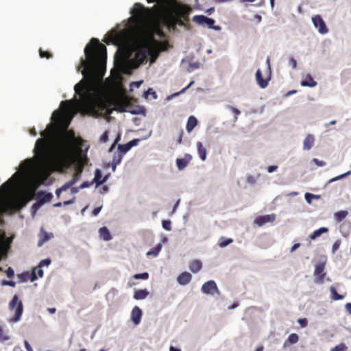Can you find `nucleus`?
<instances>
[{"label": "nucleus", "instance_id": "f257e3e1", "mask_svg": "<svg viewBox=\"0 0 351 351\" xmlns=\"http://www.w3.org/2000/svg\"><path fill=\"white\" fill-rule=\"evenodd\" d=\"M85 60H82L78 70H81L83 79L74 86L75 94L80 95L81 112L95 117H107L112 112L108 99L91 87L100 82L105 73L107 52L106 47L99 40L93 38L84 49Z\"/></svg>", "mask_w": 351, "mask_h": 351}, {"label": "nucleus", "instance_id": "f03ea898", "mask_svg": "<svg viewBox=\"0 0 351 351\" xmlns=\"http://www.w3.org/2000/svg\"><path fill=\"white\" fill-rule=\"evenodd\" d=\"M156 12L155 23L158 26L162 23L169 28L175 29L177 25L182 26L189 21L191 8L176 0H158Z\"/></svg>", "mask_w": 351, "mask_h": 351}, {"label": "nucleus", "instance_id": "7ed1b4c3", "mask_svg": "<svg viewBox=\"0 0 351 351\" xmlns=\"http://www.w3.org/2000/svg\"><path fill=\"white\" fill-rule=\"evenodd\" d=\"M158 43L155 40L153 33H147L141 38L134 58L128 61L121 62L122 72L125 74L130 73L132 69L138 68L146 61L148 54L151 56V62H154L158 55Z\"/></svg>", "mask_w": 351, "mask_h": 351}, {"label": "nucleus", "instance_id": "20e7f679", "mask_svg": "<svg viewBox=\"0 0 351 351\" xmlns=\"http://www.w3.org/2000/svg\"><path fill=\"white\" fill-rule=\"evenodd\" d=\"M53 132V128L51 125L41 132L43 138H38L35 144L34 152L35 154L42 160L49 158V143Z\"/></svg>", "mask_w": 351, "mask_h": 351}, {"label": "nucleus", "instance_id": "39448f33", "mask_svg": "<svg viewBox=\"0 0 351 351\" xmlns=\"http://www.w3.org/2000/svg\"><path fill=\"white\" fill-rule=\"evenodd\" d=\"M74 162V157L68 149H62L54 159L56 166L60 170L69 168Z\"/></svg>", "mask_w": 351, "mask_h": 351}, {"label": "nucleus", "instance_id": "423d86ee", "mask_svg": "<svg viewBox=\"0 0 351 351\" xmlns=\"http://www.w3.org/2000/svg\"><path fill=\"white\" fill-rule=\"evenodd\" d=\"M16 308L14 315L12 318L13 322H17L21 319L23 312V305L19 299L17 295H14L9 303V309L13 311Z\"/></svg>", "mask_w": 351, "mask_h": 351}, {"label": "nucleus", "instance_id": "0eeeda50", "mask_svg": "<svg viewBox=\"0 0 351 351\" xmlns=\"http://www.w3.org/2000/svg\"><path fill=\"white\" fill-rule=\"evenodd\" d=\"M130 12L138 19L143 20L150 15L151 10L145 8L141 3H136Z\"/></svg>", "mask_w": 351, "mask_h": 351}, {"label": "nucleus", "instance_id": "6e6552de", "mask_svg": "<svg viewBox=\"0 0 351 351\" xmlns=\"http://www.w3.org/2000/svg\"><path fill=\"white\" fill-rule=\"evenodd\" d=\"M325 269V263L319 262L315 266L314 276L315 277V282L317 284H322L324 282V278L326 275V273L324 271Z\"/></svg>", "mask_w": 351, "mask_h": 351}, {"label": "nucleus", "instance_id": "1a4fd4ad", "mask_svg": "<svg viewBox=\"0 0 351 351\" xmlns=\"http://www.w3.org/2000/svg\"><path fill=\"white\" fill-rule=\"evenodd\" d=\"M312 22H313L314 26L316 28H317L318 32L320 34H324L328 33V29L324 21L323 20V19L322 18V16L320 15L317 14V15L313 16Z\"/></svg>", "mask_w": 351, "mask_h": 351}, {"label": "nucleus", "instance_id": "9d476101", "mask_svg": "<svg viewBox=\"0 0 351 351\" xmlns=\"http://www.w3.org/2000/svg\"><path fill=\"white\" fill-rule=\"evenodd\" d=\"M193 21L199 25H206L209 28L215 29L214 24L215 23V20L204 15H196L193 16Z\"/></svg>", "mask_w": 351, "mask_h": 351}, {"label": "nucleus", "instance_id": "9b49d317", "mask_svg": "<svg viewBox=\"0 0 351 351\" xmlns=\"http://www.w3.org/2000/svg\"><path fill=\"white\" fill-rule=\"evenodd\" d=\"M202 291L204 293L210 295H214L215 292L219 293L217 286L213 280H209L205 282L202 287Z\"/></svg>", "mask_w": 351, "mask_h": 351}, {"label": "nucleus", "instance_id": "f8f14e48", "mask_svg": "<svg viewBox=\"0 0 351 351\" xmlns=\"http://www.w3.org/2000/svg\"><path fill=\"white\" fill-rule=\"evenodd\" d=\"M29 199L30 197L28 194L21 195L14 201V206L16 209H21L27 204Z\"/></svg>", "mask_w": 351, "mask_h": 351}, {"label": "nucleus", "instance_id": "ddd939ff", "mask_svg": "<svg viewBox=\"0 0 351 351\" xmlns=\"http://www.w3.org/2000/svg\"><path fill=\"white\" fill-rule=\"evenodd\" d=\"M276 219V215L271 214V215H266L263 216H259L255 219V223L258 226H262L266 223L268 222H274Z\"/></svg>", "mask_w": 351, "mask_h": 351}, {"label": "nucleus", "instance_id": "4468645a", "mask_svg": "<svg viewBox=\"0 0 351 351\" xmlns=\"http://www.w3.org/2000/svg\"><path fill=\"white\" fill-rule=\"evenodd\" d=\"M142 311L138 306L133 308L131 312V320L135 325L140 324L142 317Z\"/></svg>", "mask_w": 351, "mask_h": 351}, {"label": "nucleus", "instance_id": "2eb2a0df", "mask_svg": "<svg viewBox=\"0 0 351 351\" xmlns=\"http://www.w3.org/2000/svg\"><path fill=\"white\" fill-rule=\"evenodd\" d=\"M192 160V156L189 154H186L182 158H177L176 159V165L178 167V169L179 170L184 169L188 164L190 162V161Z\"/></svg>", "mask_w": 351, "mask_h": 351}, {"label": "nucleus", "instance_id": "dca6fc26", "mask_svg": "<svg viewBox=\"0 0 351 351\" xmlns=\"http://www.w3.org/2000/svg\"><path fill=\"white\" fill-rule=\"evenodd\" d=\"M191 274L187 271H184L178 276L177 282L180 285H186L191 282Z\"/></svg>", "mask_w": 351, "mask_h": 351}, {"label": "nucleus", "instance_id": "f3484780", "mask_svg": "<svg viewBox=\"0 0 351 351\" xmlns=\"http://www.w3.org/2000/svg\"><path fill=\"white\" fill-rule=\"evenodd\" d=\"M60 107L63 108L66 114L74 113V105L72 100L62 101L60 104Z\"/></svg>", "mask_w": 351, "mask_h": 351}, {"label": "nucleus", "instance_id": "a211bd4d", "mask_svg": "<svg viewBox=\"0 0 351 351\" xmlns=\"http://www.w3.org/2000/svg\"><path fill=\"white\" fill-rule=\"evenodd\" d=\"M299 341V336L296 333H291L289 335L288 338L283 343V348L285 349L287 347H289L290 346L293 344H295Z\"/></svg>", "mask_w": 351, "mask_h": 351}, {"label": "nucleus", "instance_id": "6ab92c4d", "mask_svg": "<svg viewBox=\"0 0 351 351\" xmlns=\"http://www.w3.org/2000/svg\"><path fill=\"white\" fill-rule=\"evenodd\" d=\"M256 80L258 86L261 88H265L267 86L269 79H263L261 71L258 69L256 72Z\"/></svg>", "mask_w": 351, "mask_h": 351}, {"label": "nucleus", "instance_id": "aec40b11", "mask_svg": "<svg viewBox=\"0 0 351 351\" xmlns=\"http://www.w3.org/2000/svg\"><path fill=\"white\" fill-rule=\"evenodd\" d=\"M315 143V137L313 134H308L303 142V149L309 150L311 149Z\"/></svg>", "mask_w": 351, "mask_h": 351}, {"label": "nucleus", "instance_id": "412c9836", "mask_svg": "<svg viewBox=\"0 0 351 351\" xmlns=\"http://www.w3.org/2000/svg\"><path fill=\"white\" fill-rule=\"evenodd\" d=\"M37 198L39 199L40 204H44L50 202L53 198V195L51 193H45L43 191L38 192Z\"/></svg>", "mask_w": 351, "mask_h": 351}, {"label": "nucleus", "instance_id": "4be33fe9", "mask_svg": "<svg viewBox=\"0 0 351 351\" xmlns=\"http://www.w3.org/2000/svg\"><path fill=\"white\" fill-rule=\"evenodd\" d=\"M128 101L126 99H121L115 102V106L119 112H127Z\"/></svg>", "mask_w": 351, "mask_h": 351}, {"label": "nucleus", "instance_id": "5701e85b", "mask_svg": "<svg viewBox=\"0 0 351 351\" xmlns=\"http://www.w3.org/2000/svg\"><path fill=\"white\" fill-rule=\"evenodd\" d=\"M189 269L193 273L199 271L202 268V263L199 260L192 261L189 264Z\"/></svg>", "mask_w": 351, "mask_h": 351}, {"label": "nucleus", "instance_id": "b1692460", "mask_svg": "<svg viewBox=\"0 0 351 351\" xmlns=\"http://www.w3.org/2000/svg\"><path fill=\"white\" fill-rule=\"evenodd\" d=\"M99 233L100 237L106 241H108L112 239L110 232L106 226L101 228L99 230Z\"/></svg>", "mask_w": 351, "mask_h": 351}, {"label": "nucleus", "instance_id": "393cba45", "mask_svg": "<svg viewBox=\"0 0 351 351\" xmlns=\"http://www.w3.org/2000/svg\"><path fill=\"white\" fill-rule=\"evenodd\" d=\"M149 294L147 289L136 290L134 293V298L136 300H143L146 298Z\"/></svg>", "mask_w": 351, "mask_h": 351}, {"label": "nucleus", "instance_id": "a878e982", "mask_svg": "<svg viewBox=\"0 0 351 351\" xmlns=\"http://www.w3.org/2000/svg\"><path fill=\"white\" fill-rule=\"evenodd\" d=\"M197 124V119L194 116L189 117L186 123V130L191 132Z\"/></svg>", "mask_w": 351, "mask_h": 351}, {"label": "nucleus", "instance_id": "bb28decb", "mask_svg": "<svg viewBox=\"0 0 351 351\" xmlns=\"http://www.w3.org/2000/svg\"><path fill=\"white\" fill-rule=\"evenodd\" d=\"M197 152L199 158L202 159V160L204 161L206 158V149L204 147L202 143L197 142Z\"/></svg>", "mask_w": 351, "mask_h": 351}, {"label": "nucleus", "instance_id": "cd10ccee", "mask_svg": "<svg viewBox=\"0 0 351 351\" xmlns=\"http://www.w3.org/2000/svg\"><path fill=\"white\" fill-rule=\"evenodd\" d=\"M328 232V229L325 227H322L316 230H315L310 236L309 238L311 240H315L317 237H320L322 234L326 233Z\"/></svg>", "mask_w": 351, "mask_h": 351}, {"label": "nucleus", "instance_id": "c85d7f7f", "mask_svg": "<svg viewBox=\"0 0 351 351\" xmlns=\"http://www.w3.org/2000/svg\"><path fill=\"white\" fill-rule=\"evenodd\" d=\"M302 86L315 87L317 82L313 80L311 75H308L304 80L301 82Z\"/></svg>", "mask_w": 351, "mask_h": 351}, {"label": "nucleus", "instance_id": "c756f323", "mask_svg": "<svg viewBox=\"0 0 351 351\" xmlns=\"http://www.w3.org/2000/svg\"><path fill=\"white\" fill-rule=\"evenodd\" d=\"M122 156L123 154H121L120 152H114L112 161V167L113 170H114L116 167L121 162Z\"/></svg>", "mask_w": 351, "mask_h": 351}, {"label": "nucleus", "instance_id": "7c9ffc66", "mask_svg": "<svg viewBox=\"0 0 351 351\" xmlns=\"http://www.w3.org/2000/svg\"><path fill=\"white\" fill-rule=\"evenodd\" d=\"M78 180L77 176H75L70 181L66 182L63 186H62L60 189L62 191H65L73 186Z\"/></svg>", "mask_w": 351, "mask_h": 351}, {"label": "nucleus", "instance_id": "2f4dec72", "mask_svg": "<svg viewBox=\"0 0 351 351\" xmlns=\"http://www.w3.org/2000/svg\"><path fill=\"white\" fill-rule=\"evenodd\" d=\"M93 180L97 186L102 184L105 182V179H102V173L99 169L95 171Z\"/></svg>", "mask_w": 351, "mask_h": 351}, {"label": "nucleus", "instance_id": "473e14b6", "mask_svg": "<svg viewBox=\"0 0 351 351\" xmlns=\"http://www.w3.org/2000/svg\"><path fill=\"white\" fill-rule=\"evenodd\" d=\"M62 118V112L60 110H56L51 116V120L57 123H60Z\"/></svg>", "mask_w": 351, "mask_h": 351}, {"label": "nucleus", "instance_id": "72a5a7b5", "mask_svg": "<svg viewBox=\"0 0 351 351\" xmlns=\"http://www.w3.org/2000/svg\"><path fill=\"white\" fill-rule=\"evenodd\" d=\"M36 271H37L38 276L39 277L41 278V277L43 276V271L42 269H40V268H39V269H34L32 271V273L31 274L30 280H31L32 282L36 280L38 278V276H36Z\"/></svg>", "mask_w": 351, "mask_h": 351}, {"label": "nucleus", "instance_id": "f704fd0d", "mask_svg": "<svg viewBox=\"0 0 351 351\" xmlns=\"http://www.w3.org/2000/svg\"><path fill=\"white\" fill-rule=\"evenodd\" d=\"M161 248H162V244L158 243L153 250L147 252V256H149L153 255L154 256H156L159 254L160 251L161 250Z\"/></svg>", "mask_w": 351, "mask_h": 351}, {"label": "nucleus", "instance_id": "c9c22d12", "mask_svg": "<svg viewBox=\"0 0 351 351\" xmlns=\"http://www.w3.org/2000/svg\"><path fill=\"white\" fill-rule=\"evenodd\" d=\"M348 213L346 210H340L335 214V219L337 221H342L344 218L346 217Z\"/></svg>", "mask_w": 351, "mask_h": 351}, {"label": "nucleus", "instance_id": "e433bc0d", "mask_svg": "<svg viewBox=\"0 0 351 351\" xmlns=\"http://www.w3.org/2000/svg\"><path fill=\"white\" fill-rule=\"evenodd\" d=\"M330 292L332 295V299L334 300H339L343 299V296L337 293L336 289L333 287H330Z\"/></svg>", "mask_w": 351, "mask_h": 351}, {"label": "nucleus", "instance_id": "4c0bfd02", "mask_svg": "<svg viewBox=\"0 0 351 351\" xmlns=\"http://www.w3.org/2000/svg\"><path fill=\"white\" fill-rule=\"evenodd\" d=\"M130 149L128 143L118 145V152L123 155L127 153Z\"/></svg>", "mask_w": 351, "mask_h": 351}, {"label": "nucleus", "instance_id": "58836bf2", "mask_svg": "<svg viewBox=\"0 0 351 351\" xmlns=\"http://www.w3.org/2000/svg\"><path fill=\"white\" fill-rule=\"evenodd\" d=\"M233 240L232 239H227L225 237H221L219 242V246L221 247H226L229 244L232 243Z\"/></svg>", "mask_w": 351, "mask_h": 351}, {"label": "nucleus", "instance_id": "ea45409f", "mask_svg": "<svg viewBox=\"0 0 351 351\" xmlns=\"http://www.w3.org/2000/svg\"><path fill=\"white\" fill-rule=\"evenodd\" d=\"M304 198L308 204H311L313 199H318L319 198V196L309 193H306L304 195Z\"/></svg>", "mask_w": 351, "mask_h": 351}, {"label": "nucleus", "instance_id": "a19ab883", "mask_svg": "<svg viewBox=\"0 0 351 351\" xmlns=\"http://www.w3.org/2000/svg\"><path fill=\"white\" fill-rule=\"evenodd\" d=\"M11 189V183L10 182V180L5 182L0 186V190L3 191L4 193H8L10 191Z\"/></svg>", "mask_w": 351, "mask_h": 351}, {"label": "nucleus", "instance_id": "79ce46f5", "mask_svg": "<svg viewBox=\"0 0 351 351\" xmlns=\"http://www.w3.org/2000/svg\"><path fill=\"white\" fill-rule=\"evenodd\" d=\"M133 278L134 279L147 280L149 278V274L147 272H144L142 274H136L134 275Z\"/></svg>", "mask_w": 351, "mask_h": 351}, {"label": "nucleus", "instance_id": "37998d69", "mask_svg": "<svg viewBox=\"0 0 351 351\" xmlns=\"http://www.w3.org/2000/svg\"><path fill=\"white\" fill-rule=\"evenodd\" d=\"M346 346L343 343H341L333 348L331 351H346Z\"/></svg>", "mask_w": 351, "mask_h": 351}, {"label": "nucleus", "instance_id": "c03bdc74", "mask_svg": "<svg viewBox=\"0 0 351 351\" xmlns=\"http://www.w3.org/2000/svg\"><path fill=\"white\" fill-rule=\"evenodd\" d=\"M39 55L41 58H46L49 59L52 57V54L47 51H43L41 49L39 50Z\"/></svg>", "mask_w": 351, "mask_h": 351}, {"label": "nucleus", "instance_id": "a18cd8bd", "mask_svg": "<svg viewBox=\"0 0 351 351\" xmlns=\"http://www.w3.org/2000/svg\"><path fill=\"white\" fill-rule=\"evenodd\" d=\"M162 228L165 229L166 230H171V223L169 220H165L163 221L162 223Z\"/></svg>", "mask_w": 351, "mask_h": 351}, {"label": "nucleus", "instance_id": "49530a36", "mask_svg": "<svg viewBox=\"0 0 351 351\" xmlns=\"http://www.w3.org/2000/svg\"><path fill=\"white\" fill-rule=\"evenodd\" d=\"M341 241L340 239L337 240L332 245V252L333 254L335 253V252L339 249V246L341 245Z\"/></svg>", "mask_w": 351, "mask_h": 351}, {"label": "nucleus", "instance_id": "de8ad7c7", "mask_svg": "<svg viewBox=\"0 0 351 351\" xmlns=\"http://www.w3.org/2000/svg\"><path fill=\"white\" fill-rule=\"evenodd\" d=\"M350 173H351V171H348V172H346V173H343V174H342V175H340V176H337V177H335V178H334L331 179V180H330V182H335V181L339 180H340V179H342V178H345V177H346V176H349Z\"/></svg>", "mask_w": 351, "mask_h": 351}, {"label": "nucleus", "instance_id": "09e8293b", "mask_svg": "<svg viewBox=\"0 0 351 351\" xmlns=\"http://www.w3.org/2000/svg\"><path fill=\"white\" fill-rule=\"evenodd\" d=\"M10 337L5 335L3 330L0 328V341L4 342L7 340H8Z\"/></svg>", "mask_w": 351, "mask_h": 351}, {"label": "nucleus", "instance_id": "8fccbe9b", "mask_svg": "<svg viewBox=\"0 0 351 351\" xmlns=\"http://www.w3.org/2000/svg\"><path fill=\"white\" fill-rule=\"evenodd\" d=\"M298 322L302 328H304L308 325V321L306 318H300L298 319Z\"/></svg>", "mask_w": 351, "mask_h": 351}, {"label": "nucleus", "instance_id": "3c124183", "mask_svg": "<svg viewBox=\"0 0 351 351\" xmlns=\"http://www.w3.org/2000/svg\"><path fill=\"white\" fill-rule=\"evenodd\" d=\"M313 162L318 167H324L326 165V162L323 160H319L317 158H313Z\"/></svg>", "mask_w": 351, "mask_h": 351}, {"label": "nucleus", "instance_id": "603ef678", "mask_svg": "<svg viewBox=\"0 0 351 351\" xmlns=\"http://www.w3.org/2000/svg\"><path fill=\"white\" fill-rule=\"evenodd\" d=\"M139 141L140 140L137 138H134L130 141L129 143H128L129 144V147L132 148V147L136 146L138 144Z\"/></svg>", "mask_w": 351, "mask_h": 351}, {"label": "nucleus", "instance_id": "864d4df0", "mask_svg": "<svg viewBox=\"0 0 351 351\" xmlns=\"http://www.w3.org/2000/svg\"><path fill=\"white\" fill-rule=\"evenodd\" d=\"M51 263V260L49 258L43 259L40 262L39 266H48Z\"/></svg>", "mask_w": 351, "mask_h": 351}, {"label": "nucleus", "instance_id": "5fc2aeb1", "mask_svg": "<svg viewBox=\"0 0 351 351\" xmlns=\"http://www.w3.org/2000/svg\"><path fill=\"white\" fill-rule=\"evenodd\" d=\"M6 210V205L4 203L0 202V217H2Z\"/></svg>", "mask_w": 351, "mask_h": 351}, {"label": "nucleus", "instance_id": "6e6d98bb", "mask_svg": "<svg viewBox=\"0 0 351 351\" xmlns=\"http://www.w3.org/2000/svg\"><path fill=\"white\" fill-rule=\"evenodd\" d=\"M1 285H8V286H10V287H14L16 283L14 281H8V280H3L2 282H1Z\"/></svg>", "mask_w": 351, "mask_h": 351}, {"label": "nucleus", "instance_id": "4d7b16f0", "mask_svg": "<svg viewBox=\"0 0 351 351\" xmlns=\"http://www.w3.org/2000/svg\"><path fill=\"white\" fill-rule=\"evenodd\" d=\"M5 272L7 276L10 278H12L14 275V271L11 267H9Z\"/></svg>", "mask_w": 351, "mask_h": 351}, {"label": "nucleus", "instance_id": "13d9d810", "mask_svg": "<svg viewBox=\"0 0 351 351\" xmlns=\"http://www.w3.org/2000/svg\"><path fill=\"white\" fill-rule=\"evenodd\" d=\"M119 140L120 136H117V138L114 140V143L112 144L111 147H110L109 152H112V150L115 148V146Z\"/></svg>", "mask_w": 351, "mask_h": 351}, {"label": "nucleus", "instance_id": "bf43d9fd", "mask_svg": "<svg viewBox=\"0 0 351 351\" xmlns=\"http://www.w3.org/2000/svg\"><path fill=\"white\" fill-rule=\"evenodd\" d=\"M278 169V166L276 165H271L267 167V171L268 173H273L276 171Z\"/></svg>", "mask_w": 351, "mask_h": 351}, {"label": "nucleus", "instance_id": "052dcab7", "mask_svg": "<svg viewBox=\"0 0 351 351\" xmlns=\"http://www.w3.org/2000/svg\"><path fill=\"white\" fill-rule=\"evenodd\" d=\"M108 139V132L106 131L103 135L101 136V141L103 142H106Z\"/></svg>", "mask_w": 351, "mask_h": 351}, {"label": "nucleus", "instance_id": "680f3d73", "mask_svg": "<svg viewBox=\"0 0 351 351\" xmlns=\"http://www.w3.org/2000/svg\"><path fill=\"white\" fill-rule=\"evenodd\" d=\"M289 64L293 69H295L297 67V61L294 58H291L289 60Z\"/></svg>", "mask_w": 351, "mask_h": 351}, {"label": "nucleus", "instance_id": "e2e57ef3", "mask_svg": "<svg viewBox=\"0 0 351 351\" xmlns=\"http://www.w3.org/2000/svg\"><path fill=\"white\" fill-rule=\"evenodd\" d=\"M44 234H45L44 238L42 239L41 241H40L38 245H41L45 241L49 239V237L48 236L47 233L44 232Z\"/></svg>", "mask_w": 351, "mask_h": 351}, {"label": "nucleus", "instance_id": "0e129e2a", "mask_svg": "<svg viewBox=\"0 0 351 351\" xmlns=\"http://www.w3.org/2000/svg\"><path fill=\"white\" fill-rule=\"evenodd\" d=\"M247 181L248 183L253 184L256 182V178L252 176H250L247 177Z\"/></svg>", "mask_w": 351, "mask_h": 351}, {"label": "nucleus", "instance_id": "69168bd1", "mask_svg": "<svg viewBox=\"0 0 351 351\" xmlns=\"http://www.w3.org/2000/svg\"><path fill=\"white\" fill-rule=\"evenodd\" d=\"M24 345L27 351H33V349L27 341H25Z\"/></svg>", "mask_w": 351, "mask_h": 351}, {"label": "nucleus", "instance_id": "338daca9", "mask_svg": "<svg viewBox=\"0 0 351 351\" xmlns=\"http://www.w3.org/2000/svg\"><path fill=\"white\" fill-rule=\"evenodd\" d=\"M90 185V182H88V181H85V182H83L80 186V188L81 189H84V188H86V187H88Z\"/></svg>", "mask_w": 351, "mask_h": 351}, {"label": "nucleus", "instance_id": "774afa93", "mask_svg": "<svg viewBox=\"0 0 351 351\" xmlns=\"http://www.w3.org/2000/svg\"><path fill=\"white\" fill-rule=\"evenodd\" d=\"M346 311L351 315V303H347L345 305Z\"/></svg>", "mask_w": 351, "mask_h": 351}]
</instances>
